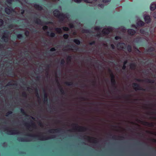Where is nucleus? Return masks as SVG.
<instances>
[{"mask_svg": "<svg viewBox=\"0 0 156 156\" xmlns=\"http://www.w3.org/2000/svg\"><path fill=\"white\" fill-rule=\"evenodd\" d=\"M74 1L76 3H80L81 2L82 0H74ZM84 1L87 3H92L93 2H95L97 0H83Z\"/></svg>", "mask_w": 156, "mask_h": 156, "instance_id": "obj_1", "label": "nucleus"}, {"mask_svg": "<svg viewBox=\"0 0 156 156\" xmlns=\"http://www.w3.org/2000/svg\"><path fill=\"white\" fill-rule=\"evenodd\" d=\"M144 18L145 22L147 23H149L151 21V19L150 16L148 15L144 16Z\"/></svg>", "mask_w": 156, "mask_h": 156, "instance_id": "obj_2", "label": "nucleus"}, {"mask_svg": "<svg viewBox=\"0 0 156 156\" xmlns=\"http://www.w3.org/2000/svg\"><path fill=\"white\" fill-rule=\"evenodd\" d=\"M156 4L154 2L152 3L150 7V9L151 10H154L156 9Z\"/></svg>", "mask_w": 156, "mask_h": 156, "instance_id": "obj_3", "label": "nucleus"}, {"mask_svg": "<svg viewBox=\"0 0 156 156\" xmlns=\"http://www.w3.org/2000/svg\"><path fill=\"white\" fill-rule=\"evenodd\" d=\"M111 30V28H109L108 29L105 28L103 30L102 32L103 33L105 34H108Z\"/></svg>", "mask_w": 156, "mask_h": 156, "instance_id": "obj_4", "label": "nucleus"}, {"mask_svg": "<svg viewBox=\"0 0 156 156\" xmlns=\"http://www.w3.org/2000/svg\"><path fill=\"white\" fill-rule=\"evenodd\" d=\"M125 44L124 43H119L117 45V48L119 49H121L123 48V47L125 46Z\"/></svg>", "mask_w": 156, "mask_h": 156, "instance_id": "obj_5", "label": "nucleus"}, {"mask_svg": "<svg viewBox=\"0 0 156 156\" xmlns=\"http://www.w3.org/2000/svg\"><path fill=\"white\" fill-rule=\"evenodd\" d=\"M128 33L130 35H133L135 33V31L132 29H129L128 30Z\"/></svg>", "mask_w": 156, "mask_h": 156, "instance_id": "obj_6", "label": "nucleus"}, {"mask_svg": "<svg viewBox=\"0 0 156 156\" xmlns=\"http://www.w3.org/2000/svg\"><path fill=\"white\" fill-rule=\"evenodd\" d=\"M53 13L55 16H58L59 14V12L57 10H55L54 11Z\"/></svg>", "mask_w": 156, "mask_h": 156, "instance_id": "obj_7", "label": "nucleus"}, {"mask_svg": "<svg viewBox=\"0 0 156 156\" xmlns=\"http://www.w3.org/2000/svg\"><path fill=\"white\" fill-rule=\"evenodd\" d=\"M5 11L7 14H9L11 12V11L9 8H5Z\"/></svg>", "mask_w": 156, "mask_h": 156, "instance_id": "obj_8", "label": "nucleus"}, {"mask_svg": "<svg viewBox=\"0 0 156 156\" xmlns=\"http://www.w3.org/2000/svg\"><path fill=\"white\" fill-rule=\"evenodd\" d=\"M137 24L139 26H142L144 24V23L143 21L140 20L138 21Z\"/></svg>", "mask_w": 156, "mask_h": 156, "instance_id": "obj_9", "label": "nucleus"}, {"mask_svg": "<svg viewBox=\"0 0 156 156\" xmlns=\"http://www.w3.org/2000/svg\"><path fill=\"white\" fill-rule=\"evenodd\" d=\"M111 0H103V2L105 3L106 4L110 2Z\"/></svg>", "mask_w": 156, "mask_h": 156, "instance_id": "obj_10", "label": "nucleus"}, {"mask_svg": "<svg viewBox=\"0 0 156 156\" xmlns=\"http://www.w3.org/2000/svg\"><path fill=\"white\" fill-rule=\"evenodd\" d=\"M74 42H75V43H76L77 44H80V41L78 40H77V39L74 40Z\"/></svg>", "mask_w": 156, "mask_h": 156, "instance_id": "obj_11", "label": "nucleus"}, {"mask_svg": "<svg viewBox=\"0 0 156 156\" xmlns=\"http://www.w3.org/2000/svg\"><path fill=\"white\" fill-rule=\"evenodd\" d=\"M56 31L59 33H60L61 32V29L59 28H57L56 29Z\"/></svg>", "mask_w": 156, "mask_h": 156, "instance_id": "obj_12", "label": "nucleus"}, {"mask_svg": "<svg viewBox=\"0 0 156 156\" xmlns=\"http://www.w3.org/2000/svg\"><path fill=\"white\" fill-rule=\"evenodd\" d=\"M68 36L67 34H65L64 35V37L66 39L68 37Z\"/></svg>", "mask_w": 156, "mask_h": 156, "instance_id": "obj_13", "label": "nucleus"}, {"mask_svg": "<svg viewBox=\"0 0 156 156\" xmlns=\"http://www.w3.org/2000/svg\"><path fill=\"white\" fill-rule=\"evenodd\" d=\"M63 30L65 31H68L69 30V29L68 27H64L63 28Z\"/></svg>", "mask_w": 156, "mask_h": 156, "instance_id": "obj_14", "label": "nucleus"}, {"mask_svg": "<svg viewBox=\"0 0 156 156\" xmlns=\"http://www.w3.org/2000/svg\"><path fill=\"white\" fill-rule=\"evenodd\" d=\"M3 24V21L2 20H0V26H2Z\"/></svg>", "mask_w": 156, "mask_h": 156, "instance_id": "obj_15", "label": "nucleus"}, {"mask_svg": "<svg viewBox=\"0 0 156 156\" xmlns=\"http://www.w3.org/2000/svg\"><path fill=\"white\" fill-rule=\"evenodd\" d=\"M153 16L155 18H156V13H154L153 14Z\"/></svg>", "mask_w": 156, "mask_h": 156, "instance_id": "obj_16", "label": "nucleus"}, {"mask_svg": "<svg viewBox=\"0 0 156 156\" xmlns=\"http://www.w3.org/2000/svg\"><path fill=\"white\" fill-rule=\"evenodd\" d=\"M43 28L44 30H45L47 28V27L46 26H44L43 27Z\"/></svg>", "mask_w": 156, "mask_h": 156, "instance_id": "obj_17", "label": "nucleus"}, {"mask_svg": "<svg viewBox=\"0 0 156 156\" xmlns=\"http://www.w3.org/2000/svg\"><path fill=\"white\" fill-rule=\"evenodd\" d=\"M55 35L54 34L52 33L51 34V36L52 37H54Z\"/></svg>", "mask_w": 156, "mask_h": 156, "instance_id": "obj_18", "label": "nucleus"}, {"mask_svg": "<svg viewBox=\"0 0 156 156\" xmlns=\"http://www.w3.org/2000/svg\"><path fill=\"white\" fill-rule=\"evenodd\" d=\"M119 38V37L116 36L115 37V39L116 40H118Z\"/></svg>", "mask_w": 156, "mask_h": 156, "instance_id": "obj_19", "label": "nucleus"}, {"mask_svg": "<svg viewBox=\"0 0 156 156\" xmlns=\"http://www.w3.org/2000/svg\"><path fill=\"white\" fill-rule=\"evenodd\" d=\"M55 50V49L54 48H52L51 49V51H53Z\"/></svg>", "mask_w": 156, "mask_h": 156, "instance_id": "obj_20", "label": "nucleus"}, {"mask_svg": "<svg viewBox=\"0 0 156 156\" xmlns=\"http://www.w3.org/2000/svg\"><path fill=\"white\" fill-rule=\"evenodd\" d=\"M99 6L101 8H102L103 7V6L102 5H99Z\"/></svg>", "mask_w": 156, "mask_h": 156, "instance_id": "obj_21", "label": "nucleus"}, {"mask_svg": "<svg viewBox=\"0 0 156 156\" xmlns=\"http://www.w3.org/2000/svg\"><path fill=\"white\" fill-rule=\"evenodd\" d=\"M125 67V66L124 65L123 66V69H124Z\"/></svg>", "mask_w": 156, "mask_h": 156, "instance_id": "obj_22", "label": "nucleus"}, {"mask_svg": "<svg viewBox=\"0 0 156 156\" xmlns=\"http://www.w3.org/2000/svg\"><path fill=\"white\" fill-rule=\"evenodd\" d=\"M128 51H130L131 50H130L129 49L128 50Z\"/></svg>", "mask_w": 156, "mask_h": 156, "instance_id": "obj_23", "label": "nucleus"}, {"mask_svg": "<svg viewBox=\"0 0 156 156\" xmlns=\"http://www.w3.org/2000/svg\"><path fill=\"white\" fill-rule=\"evenodd\" d=\"M112 48H113V46L112 45Z\"/></svg>", "mask_w": 156, "mask_h": 156, "instance_id": "obj_24", "label": "nucleus"}]
</instances>
